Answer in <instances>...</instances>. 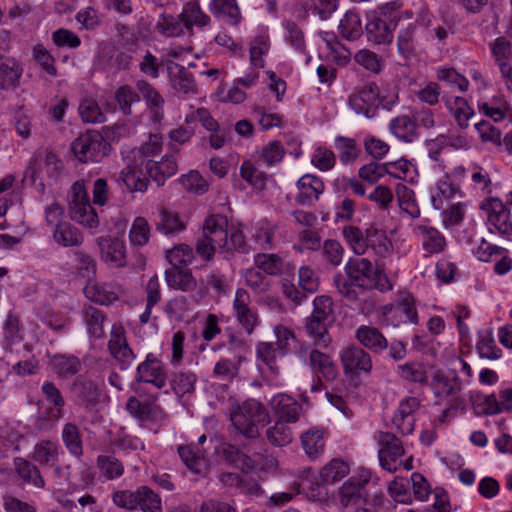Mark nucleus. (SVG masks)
<instances>
[{"label":"nucleus","mask_w":512,"mask_h":512,"mask_svg":"<svg viewBox=\"0 0 512 512\" xmlns=\"http://www.w3.org/2000/svg\"><path fill=\"white\" fill-rule=\"evenodd\" d=\"M343 273L333 276V285L338 294L349 302L357 303L368 291L392 289L381 265L364 257H350L345 263Z\"/></svg>","instance_id":"nucleus-1"},{"label":"nucleus","mask_w":512,"mask_h":512,"mask_svg":"<svg viewBox=\"0 0 512 512\" xmlns=\"http://www.w3.org/2000/svg\"><path fill=\"white\" fill-rule=\"evenodd\" d=\"M162 149L161 137L150 135L149 140L141 147L123 154L125 167L121 170L118 180H121L130 191L146 190V178L143 172L155 160Z\"/></svg>","instance_id":"nucleus-2"},{"label":"nucleus","mask_w":512,"mask_h":512,"mask_svg":"<svg viewBox=\"0 0 512 512\" xmlns=\"http://www.w3.org/2000/svg\"><path fill=\"white\" fill-rule=\"evenodd\" d=\"M404 14L401 4L393 1L366 14L364 32L367 40L376 45L390 44L394 30Z\"/></svg>","instance_id":"nucleus-3"},{"label":"nucleus","mask_w":512,"mask_h":512,"mask_svg":"<svg viewBox=\"0 0 512 512\" xmlns=\"http://www.w3.org/2000/svg\"><path fill=\"white\" fill-rule=\"evenodd\" d=\"M228 219L221 214L209 215L202 228V238L196 244V253L204 260L213 259L216 251L228 249Z\"/></svg>","instance_id":"nucleus-4"},{"label":"nucleus","mask_w":512,"mask_h":512,"mask_svg":"<svg viewBox=\"0 0 512 512\" xmlns=\"http://www.w3.org/2000/svg\"><path fill=\"white\" fill-rule=\"evenodd\" d=\"M233 426L243 435L255 438L259 435L258 425L269 422L270 416L266 407L255 399H248L230 414Z\"/></svg>","instance_id":"nucleus-5"},{"label":"nucleus","mask_w":512,"mask_h":512,"mask_svg":"<svg viewBox=\"0 0 512 512\" xmlns=\"http://www.w3.org/2000/svg\"><path fill=\"white\" fill-rule=\"evenodd\" d=\"M69 215L73 221L88 227L95 228L99 225V218L90 203V199L83 180L76 181L68 194Z\"/></svg>","instance_id":"nucleus-6"},{"label":"nucleus","mask_w":512,"mask_h":512,"mask_svg":"<svg viewBox=\"0 0 512 512\" xmlns=\"http://www.w3.org/2000/svg\"><path fill=\"white\" fill-rule=\"evenodd\" d=\"M375 439L380 446L378 451L379 462L382 468L389 472H396L401 466L406 470H411L412 459L403 461L404 448L401 440L393 433L379 431Z\"/></svg>","instance_id":"nucleus-7"},{"label":"nucleus","mask_w":512,"mask_h":512,"mask_svg":"<svg viewBox=\"0 0 512 512\" xmlns=\"http://www.w3.org/2000/svg\"><path fill=\"white\" fill-rule=\"evenodd\" d=\"M75 157L84 163H98L108 155L110 144L95 130L79 135L71 144Z\"/></svg>","instance_id":"nucleus-8"},{"label":"nucleus","mask_w":512,"mask_h":512,"mask_svg":"<svg viewBox=\"0 0 512 512\" xmlns=\"http://www.w3.org/2000/svg\"><path fill=\"white\" fill-rule=\"evenodd\" d=\"M383 322L387 326L397 328L404 324L417 325L419 316L416 308V299L414 296L405 292L391 304H387L382 308Z\"/></svg>","instance_id":"nucleus-9"},{"label":"nucleus","mask_w":512,"mask_h":512,"mask_svg":"<svg viewBox=\"0 0 512 512\" xmlns=\"http://www.w3.org/2000/svg\"><path fill=\"white\" fill-rule=\"evenodd\" d=\"M486 213L490 233H498L507 239L512 236V220L510 209L498 198H487L480 204Z\"/></svg>","instance_id":"nucleus-10"},{"label":"nucleus","mask_w":512,"mask_h":512,"mask_svg":"<svg viewBox=\"0 0 512 512\" xmlns=\"http://www.w3.org/2000/svg\"><path fill=\"white\" fill-rule=\"evenodd\" d=\"M167 380L165 365L153 353L147 354L146 359L137 366L135 381L138 383H147L162 389L166 386Z\"/></svg>","instance_id":"nucleus-11"},{"label":"nucleus","mask_w":512,"mask_h":512,"mask_svg":"<svg viewBox=\"0 0 512 512\" xmlns=\"http://www.w3.org/2000/svg\"><path fill=\"white\" fill-rule=\"evenodd\" d=\"M41 391L45 399L52 404L54 408L50 409L48 417L38 416L35 421V426L39 430H49L63 417L65 400L61 391L51 381H45L41 387Z\"/></svg>","instance_id":"nucleus-12"},{"label":"nucleus","mask_w":512,"mask_h":512,"mask_svg":"<svg viewBox=\"0 0 512 512\" xmlns=\"http://www.w3.org/2000/svg\"><path fill=\"white\" fill-rule=\"evenodd\" d=\"M349 105L357 114L373 118L380 106L378 86L373 82L365 84L358 92L350 95Z\"/></svg>","instance_id":"nucleus-13"},{"label":"nucleus","mask_w":512,"mask_h":512,"mask_svg":"<svg viewBox=\"0 0 512 512\" xmlns=\"http://www.w3.org/2000/svg\"><path fill=\"white\" fill-rule=\"evenodd\" d=\"M371 474L362 470L359 475L351 476L339 489V500L342 506L357 505L366 501L368 497L367 486L370 483Z\"/></svg>","instance_id":"nucleus-14"},{"label":"nucleus","mask_w":512,"mask_h":512,"mask_svg":"<svg viewBox=\"0 0 512 512\" xmlns=\"http://www.w3.org/2000/svg\"><path fill=\"white\" fill-rule=\"evenodd\" d=\"M75 403L86 411H92L99 403L97 384L84 376H78L69 388Z\"/></svg>","instance_id":"nucleus-15"},{"label":"nucleus","mask_w":512,"mask_h":512,"mask_svg":"<svg viewBox=\"0 0 512 512\" xmlns=\"http://www.w3.org/2000/svg\"><path fill=\"white\" fill-rule=\"evenodd\" d=\"M340 359L345 375L368 374L372 369L370 354L358 346L344 348L340 353Z\"/></svg>","instance_id":"nucleus-16"},{"label":"nucleus","mask_w":512,"mask_h":512,"mask_svg":"<svg viewBox=\"0 0 512 512\" xmlns=\"http://www.w3.org/2000/svg\"><path fill=\"white\" fill-rule=\"evenodd\" d=\"M250 304L251 298L249 293L244 289H237L235 299L233 301L234 315L239 324L248 334H252L254 328L259 323L256 310L252 308Z\"/></svg>","instance_id":"nucleus-17"},{"label":"nucleus","mask_w":512,"mask_h":512,"mask_svg":"<svg viewBox=\"0 0 512 512\" xmlns=\"http://www.w3.org/2000/svg\"><path fill=\"white\" fill-rule=\"evenodd\" d=\"M269 405L278 420L287 423H296L303 413L302 405L285 393L274 395L269 401Z\"/></svg>","instance_id":"nucleus-18"},{"label":"nucleus","mask_w":512,"mask_h":512,"mask_svg":"<svg viewBox=\"0 0 512 512\" xmlns=\"http://www.w3.org/2000/svg\"><path fill=\"white\" fill-rule=\"evenodd\" d=\"M127 412L139 421H155L163 423L167 416L163 409L148 401H141L136 396H131L126 402Z\"/></svg>","instance_id":"nucleus-19"},{"label":"nucleus","mask_w":512,"mask_h":512,"mask_svg":"<svg viewBox=\"0 0 512 512\" xmlns=\"http://www.w3.org/2000/svg\"><path fill=\"white\" fill-rule=\"evenodd\" d=\"M108 348L111 355L124 366L130 365L136 357L128 346L125 332L121 325L114 324L112 326Z\"/></svg>","instance_id":"nucleus-20"},{"label":"nucleus","mask_w":512,"mask_h":512,"mask_svg":"<svg viewBox=\"0 0 512 512\" xmlns=\"http://www.w3.org/2000/svg\"><path fill=\"white\" fill-rule=\"evenodd\" d=\"M178 454L185 466L194 474L204 476L208 472L205 451L195 444L178 447Z\"/></svg>","instance_id":"nucleus-21"},{"label":"nucleus","mask_w":512,"mask_h":512,"mask_svg":"<svg viewBox=\"0 0 512 512\" xmlns=\"http://www.w3.org/2000/svg\"><path fill=\"white\" fill-rule=\"evenodd\" d=\"M100 254L103 261L114 267L126 265L125 244L118 238L101 237L98 239Z\"/></svg>","instance_id":"nucleus-22"},{"label":"nucleus","mask_w":512,"mask_h":512,"mask_svg":"<svg viewBox=\"0 0 512 512\" xmlns=\"http://www.w3.org/2000/svg\"><path fill=\"white\" fill-rule=\"evenodd\" d=\"M178 166L176 159L173 155H165L161 161H154L150 166L143 172L144 178H146V188L150 179H153L157 184L163 185L166 178L173 176L177 172Z\"/></svg>","instance_id":"nucleus-23"},{"label":"nucleus","mask_w":512,"mask_h":512,"mask_svg":"<svg viewBox=\"0 0 512 512\" xmlns=\"http://www.w3.org/2000/svg\"><path fill=\"white\" fill-rule=\"evenodd\" d=\"M22 74L23 68L15 58L0 56V90L16 89Z\"/></svg>","instance_id":"nucleus-24"},{"label":"nucleus","mask_w":512,"mask_h":512,"mask_svg":"<svg viewBox=\"0 0 512 512\" xmlns=\"http://www.w3.org/2000/svg\"><path fill=\"white\" fill-rule=\"evenodd\" d=\"M299 193L296 201L300 205H311L313 201L318 200L319 195L324 190V184L321 179L313 175H304L297 181Z\"/></svg>","instance_id":"nucleus-25"},{"label":"nucleus","mask_w":512,"mask_h":512,"mask_svg":"<svg viewBox=\"0 0 512 512\" xmlns=\"http://www.w3.org/2000/svg\"><path fill=\"white\" fill-rule=\"evenodd\" d=\"M309 364L314 373L320 374L327 381H334L338 377L337 365L326 353L311 349Z\"/></svg>","instance_id":"nucleus-26"},{"label":"nucleus","mask_w":512,"mask_h":512,"mask_svg":"<svg viewBox=\"0 0 512 512\" xmlns=\"http://www.w3.org/2000/svg\"><path fill=\"white\" fill-rule=\"evenodd\" d=\"M356 339L373 353H381L389 346L385 336L372 326H360L356 331Z\"/></svg>","instance_id":"nucleus-27"},{"label":"nucleus","mask_w":512,"mask_h":512,"mask_svg":"<svg viewBox=\"0 0 512 512\" xmlns=\"http://www.w3.org/2000/svg\"><path fill=\"white\" fill-rule=\"evenodd\" d=\"M367 252L371 250L376 256L385 257L392 251V242L386 232L371 224L366 228Z\"/></svg>","instance_id":"nucleus-28"},{"label":"nucleus","mask_w":512,"mask_h":512,"mask_svg":"<svg viewBox=\"0 0 512 512\" xmlns=\"http://www.w3.org/2000/svg\"><path fill=\"white\" fill-rule=\"evenodd\" d=\"M169 76L173 88L184 95H194L197 93V86L190 73L184 66L174 63L169 67Z\"/></svg>","instance_id":"nucleus-29"},{"label":"nucleus","mask_w":512,"mask_h":512,"mask_svg":"<svg viewBox=\"0 0 512 512\" xmlns=\"http://www.w3.org/2000/svg\"><path fill=\"white\" fill-rule=\"evenodd\" d=\"M414 124L411 116L399 115L390 121L389 130L400 141L412 143L419 138Z\"/></svg>","instance_id":"nucleus-30"},{"label":"nucleus","mask_w":512,"mask_h":512,"mask_svg":"<svg viewBox=\"0 0 512 512\" xmlns=\"http://www.w3.org/2000/svg\"><path fill=\"white\" fill-rule=\"evenodd\" d=\"M52 238L62 247H78L84 241L82 232L68 221L52 230Z\"/></svg>","instance_id":"nucleus-31"},{"label":"nucleus","mask_w":512,"mask_h":512,"mask_svg":"<svg viewBox=\"0 0 512 512\" xmlns=\"http://www.w3.org/2000/svg\"><path fill=\"white\" fill-rule=\"evenodd\" d=\"M165 279L170 288L184 292L194 291L197 287V281L193 277L191 270L183 268H170L165 272Z\"/></svg>","instance_id":"nucleus-32"},{"label":"nucleus","mask_w":512,"mask_h":512,"mask_svg":"<svg viewBox=\"0 0 512 512\" xmlns=\"http://www.w3.org/2000/svg\"><path fill=\"white\" fill-rule=\"evenodd\" d=\"M61 439L70 455L77 459L83 456L84 445L82 435L75 423L67 422L63 425Z\"/></svg>","instance_id":"nucleus-33"},{"label":"nucleus","mask_w":512,"mask_h":512,"mask_svg":"<svg viewBox=\"0 0 512 512\" xmlns=\"http://www.w3.org/2000/svg\"><path fill=\"white\" fill-rule=\"evenodd\" d=\"M14 468L17 475L27 484L36 488H45V480L39 468L27 459L22 457L14 458Z\"/></svg>","instance_id":"nucleus-34"},{"label":"nucleus","mask_w":512,"mask_h":512,"mask_svg":"<svg viewBox=\"0 0 512 512\" xmlns=\"http://www.w3.org/2000/svg\"><path fill=\"white\" fill-rule=\"evenodd\" d=\"M244 360L245 357L239 352L232 358H220L213 368V376L224 381H232L238 376L240 365Z\"/></svg>","instance_id":"nucleus-35"},{"label":"nucleus","mask_w":512,"mask_h":512,"mask_svg":"<svg viewBox=\"0 0 512 512\" xmlns=\"http://www.w3.org/2000/svg\"><path fill=\"white\" fill-rule=\"evenodd\" d=\"M60 446L51 440H42L34 447L32 458L35 462L44 466H55L60 455Z\"/></svg>","instance_id":"nucleus-36"},{"label":"nucleus","mask_w":512,"mask_h":512,"mask_svg":"<svg viewBox=\"0 0 512 512\" xmlns=\"http://www.w3.org/2000/svg\"><path fill=\"white\" fill-rule=\"evenodd\" d=\"M431 387L436 396L448 397L461 390V383L456 374L450 377L442 371H436L432 377Z\"/></svg>","instance_id":"nucleus-37"},{"label":"nucleus","mask_w":512,"mask_h":512,"mask_svg":"<svg viewBox=\"0 0 512 512\" xmlns=\"http://www.w3.org/2000/svg\"><path fill=\"white\" fill-rule=\"evenodd\" d=\"M50 365L54 373L61 378H69L77 374L82 367L78 357L64 354L54 355L51 358Z\"/></svg>","instance_id":"nucleus-38"},{"label":"nucleus","mask_w":512,"mask_h":512,"mask_svg":"<svg viewBox=\"0 0 512 512\" xmlns=\"http://www.w3.org/2000/svg\"><path fill=\"white\" fill-rule=\"evenodd\" d=\"M300 439L302 447L309 458H317L323 453L325 448L323 429H309L301 435Z\"/></svg>","instance_id":"nucleus-39"},{"label":"nucleus","mask_w":512,"mask_h":512,"mask_svg":"<svg viewBox=\"0 0 512 512\" xmlns=\"http://www.w3.org/2000/svg\"><path fill=\"white\" fill-rule=\"evenodd\" d=\"M137 93L145 102L149 110L156 116L162 110L164 99L156 88L144 79L135 82Z\"/></svg>","instance_id":"nucleus-40"},{"label":"nucleus","mask_w":512,"mask_h":512,"mask_svg":"<svg viewBox=\"0 0 512 512\" xmlns=\"http://www.w3.org/2000/svg\"><path fill=\"white\" fill-rule=\"evenodd\" d=\"M447 109L453 114L455 121L461 129L468 127L469 119L473 116L474 111L468 105L467 101L459 96L443 97Z\"/></svg>","instance_id":"nucleus-41"},{"label":"nucleus","mask_w":512,"mask_h":512,"mask_svg":"<svg viewBox=\"0 0 512 512\" xmlns=\"http://www.w3.org/2000/svg\"><path fill=\"white\" fill-rule=\"evenodd\" d=\"M328 322L327 320L319 318V316H310L306 319V332L313 338L316 346L326 348L331 342V338L328 334Z\"/></svg>","instance_id":"nucleus-42"},{"label":"nucleus","mask_w":512,"mask_h":512,"mask_svg":"<svg viewBox=\"0 0 512 512\" xmlns=\"http://www.w3.org/2000/svg\"><path fill=\"white\" fill-rule=\"evenodd\" d=\"M460 195V189L457 185H454L452 179L448 175L441 177L435 187L434 192L431 196V201L436 209H443L444 200H451L455 196Z\"/></svg>","instance_id":"nucleus-43"},{"label":"nucleus","mask_w":512,"mask_h":512,"mask_svg":"<svg viewBox=\"0 0 512 512\" xmlns=\"http://www.w3.org/2000/svg\"><path fill=\"white\" fill-rule=\"evenodd\" d=\"M417 233L422 237L423 249L430 253H440L446 246L445 237L435 228L420 225L417 227Z\"/></svg>","instance_id":"nucleus-44"},{"label":"nucleus","mask_w":512,"mask_h":512,"mask_svg":"<svg viewBox=\"0 0 512 512\" xmlns=\"http://www.w3.org/2000/svg\"><path fill=\"white\" fill-rule=\"evenodd\" d=\"M338 31L348 41L359 39L364 33L359 14L354 11L346 12L340 20Z\"/></svg>","instance_id":"nucleus-45"},{"label":"nucleus","mask_w":512,"mask_h":512,"mask_svg":"<svg viewBox=\"0 0 512 512\" xmlns=\"http://www.w3.org/2000/svg\"><path fill=\"white\" fill-rule=\"evenodd\" d=\"M184 28L192 30L193 26L204 27L209 24L210 18L200 8L198 2L191 1L185 4L179 15Z\"/></svg>","instance_id":"nucleus-46"},{"label":"nucleus","mask_w":512,"mask_h":512,"mask_svg":"<svg viewBox=\"0 0 512 512\" xmlns=\"http://www.w3.org/2000/svg\"><path fill=\"white\" fill-rule=\"evenodd\" d=\"M23 340V328L20 319L13 313H9L3 324V347L12 351V346Z\"/></svg>","instance_id":"nucleus-47"},{"label":"nucleus","mask_w":512,"mask_h":512,"mask_svg":"<svg viewBox=\"0 0 512 512\" xmlns=\"http://www.w3.org/2000/svg\"><path fill=\"white\" fill-rule=\"evenodd\" d=\"M341 233L347 245L357 255L356 257L367 253L366 229L362 230L355 225H345Z\"/></svg>","instance_id":"nucleus-48"},{"label":"nucleus","mask_w":512,"mask_h":512,"mask_svg":"<svg viewBox=\"0 0 512 512\" xmlns=\"http://www.w3.org/2000/svg\"><path fill=\"white\" fill-rule=\"evenodd\" d=\"M339 160L344 165L354 163L361 154V149L353 138L337 136L334 141Z\"/></svg>","instance_id":"nucleus-49"},{"label":"nucleus","mask_w":512,"mask_h":512,"mask_svg":"<svg viewBox=\"0 0 512 512\" xmlns=\"http://www.w3.org/2000/svg\"><path fill=\"white\" fill-rule=\"evenodd\" d=\"M84 293L88 299L101 305H109L118 299L112 288L104 283L88 282Z\"/></svg>","instance_id":"nucleus-50"},{"label":"nucleus","mask_w":512,"mask_h":512,"mask_svg":"<svg viewBox=\"0 0 512 512\" xmlns=\"http://www.w3.org/2000/svg\"><path fill=\"white\" fill-rule=\"evenodd\" d=\"M209 9L216 17H226L229 23L237 25L242 17L236 0H211Z\"/></svg>","instance_id":"nucleus-51"},{"label":"nucleus","mask_w":512,"mask_h":512,"mask_svg":"<svg viewBox=\"0 0 512 512\" xmlns=\"http://www.w3.org/2000/svg\"><path fill=\"white\" fill-rule=\"evenodd\" d=\"M253 249L254 248H252L246 241V237L241 227L231 226L228 229V249L220 250L219 253L225 254V258L228 259L234 252L248 254Z\"/></svg>","instance_id":"nucleus-52"},{"label":"nucleus","mask_w":512,"mask_h":512,"mask_svg":"<svg viewBox=\"0 0 512 512\" xmlns=\"http://www.w3.org/2000/svg\"><path fill=\"white\" fill-rule=\"evenodd\" d=\"M83 319L89 335L99 339L104 336L105 313L94 306H88L83 312Z\"/></svg>","instance_id":"nucleus-53"},{"label":"nucleus","mask_w":512,"mask_h":512,"mask_svg":"<svg viewBox=\"0 0 512 512\" xmlns=\"http://www.w3.org/2000/svg\"><path fill=\"white\" fill-rule=\"evenodd\" d=\"M96 466L107 480L120 478L124 473L123 463L114 455H99L96 459Z\"/></svg>","instance_id":"nucleus-54"},{"label":"nucleus","mask_w":512,"mask_h":512,"mask_svg":"<svg viewBox=\"0 0 512 512\" xmlns=\"http://www.w3.org/2000/svg\"><path fill=\"white\" fill-rule=\"evenodd\" d=\"M416 31L417 24L409 23L401 28L397 37L398 52L405 58L414 55L416 50Z\"/></svg>","instance_id":"nucleus-55"},{"label":"nucleus","mask_w":512,"mask_h":512,"mask_svg":"<svg viewBox=\"0 0 512 512\" xmlns=\"http://www.w3.org/2000/svg\"><path fill=\"white\" fill-rule=\"evenodd\" d=\"M270 50V38L267 33H261L254 38L250 44V64L256 68H264L265 60L263 56Z\"/></svg>","instance_id":"nucleus-56"},{"label":"nucleus","mask_w":512,"mask_h":512,"mask_svg":"<svg viewBox=\"0 0 512 512\" xmlns=\"http://www.w3.org/2000/svg\"><path fill=\"white\" fill-rule=\"evenodd\" d=\"M277 352L276 344L274 342H259L256 346V355L270 370L273 376H278L280 373L279 366L277 365Z\"/></svg>","instance_id":"nucleus-57"},{"label":"nucleus","mask_w":512,"mask_h":512,"mask_svg":"<svg viewBox=\"0 0 512 512\" xmlns=\"http://www.w3.org/2000/svg\"><path fill=\"white\" fill-rule=\"evenodd\" d=\"M289 423L277 420L275 424L266 430L267 440L274 446L282 447L293 440V433Z\"/></svg>","instance_id":"nucleus-58"},{"label":"nucleus","mask_w":512,"mask_h":512,"mask_svg":"<svg viewBox=\"0 0 512 512\" xmlns=\"http://www.w3.org/2000/svg\"><path fill=\"white\" fill-rule=\"evenodd\" d=\"M349 473V465L341 459H333L320 471V478L324 484H332L341 480Z\"/></svg>","instance_id":"nucleus-59"},{"label":"nucleus","mask_w":512,"mask_h":512,"mask_svg":"<svg viewBox=\"0 0 512 512\" xmlns=\"http://www.w3.org/2000/svg\"><path fill=\"white\" fill-rule=\"evenodd\" d=\"M396 195L399 206L404 212L409 214L412 218H418L420 216V209L415 199V193L411 188L404 184H398Z\"/></svg>","instance_id":"nucleus-60"},{"label":"nucleus","mask_w":512,"mask_h":512,"mask_svg":"<svg viewBox=\"0 0 512 512\" xmlns=\"http://www.w3.org/2000/svg\"><path fill=\"white\" fill-rule=\"evenodd\" d=\"M157 229L166 235H174L185 229V224L179 219L178 214L162 209L159 220L156 223Z\"/></svg>","instance_id":"nucleus-61"},{"label":"nucleus","mask_w":512,"mask_h":512,"mask_svg":"<svg viewBox=\"0 0 512 512\" xmlns=\"http://www.w3.org/2000/svg\"><path fill=\"white\" fill-rule=\"evenodd\" d=\"M197 376L190 371L174 373L171 378V386L178 396L192 394L195 391Z\"/></svg>","instance_id":"nucleus-62"},{"label":"nucleus","mask_w":512,"mask_h":512,"mask_svg":"<svg viewBox=\"0 0 512 512\" xmlns=\"http://www.w3.org/2000/svg\"><path fill=\"white\" fill-rule=\"evenodd\" d=\"M344 253V247L334 239L325 240L320 248L322 259L332 267H338L342 263Z\"/></svg>","instance_id":"nucleus-63"},{"label":"nucleus","mask_w":512,"mask_h":512,"mask_svg":"<svg viewBox=\"0 0 512 512\" xmlns=\"http://www.w3.org/2000/svg\"><path fill=\"white\" fill-rule=\"evenodd\" d=\"M276 230V224L271 223L268 220H262L255 227V233L252 237L260 248L264 250L270 249L274 243Z\"/></svg>","instance_id":"nucleus-64"}]
</instances>
